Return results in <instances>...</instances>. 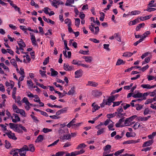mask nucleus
Wrapping results in <instances>:
<instances>
[{
    "instance_id": "3c124183",
    "label": "nucleus",
    "mask_w": 156,
    "mask_h": 156,
    "mask_svg": "<svg viewBox=\"0 0 156 156\" xmlns=\"http://www.w3.org/2000/svg\"><path fill=\"white\" fill-rule=\"evenodd\" d=\"M89 52V50H87V51H83V50H80L79 52L80 53H81L83 55H87L88 52Z\"/></svg>"
},
{
    "instance_id": "9d476101",
    "label": "nucleus",
    "mask_w": 156,
    "mask_h": 156,
    "mask_svg": "<svg viewBox=\"0 0 156 156\" xmlns=\"http://www.w3.org/2000/svg\"><path fill=\"white\" fill-rule=\"evenodd\" d=\"M82 58L84 59L85 61L88 63H90L93 60V58L91 56H83Z\"/></svg>"
},
{
    "instance_id": "2eb2a0df",
    "label": "nucleus",
    "mask_w": 156,
    "mask_h": 156,
    "mask_svg": "<svg viewBox=\"0 0 156 156\" xmlns=\"http://www.w3.org/2000/svg\"><path fill=\"white\" fill-rule=\"evenodd\" d=\"M15 132H16L22 134L23 133V131H22L20 127L19 126V124L17 125L15 129H14Z\"/></svg>"
},
{
    "instance_id": "c756f323",
    "label": "nucleus",
    "mask_w": 156,
    "mask_h": 156,
    "mask_svg": "<svg viewBox=\"0 0 156 156\" xmlns=\"http://www.w3.org/2000/svg\"><path fill=\"white\" fill-rule=\"evenodd\" d=\"M124 151V149H122L120 150L117 151L114 153V155L116 156H118L119 155H120V154H122L123 152Z\"/></svg>"
},
{
    "instance_id": "7ed1b4c3",
    "label": "nucleus",
    "mask_w": 156,
    "mask_h": 156,
    "mask_svg": "<svg viewBox=\"0 0 156 156\" xmlns=\"http://www.w3.org/2000/svg\"><path fill=\"white\" fill-rule=\"evenodd\" d=\"M6 134L10 139H12L14 140H16L17 139L15 136V133H12L11 131H10L9 132L6 133Z\"/></svg>"
},
{
    "instance_id": "774afa93",
    "label": "nucleus",
    "mask_w": 156,
    "mask_h": 156,
    "mask_svg": "<svg viewBox=\"0 0 156 156\" xmlns=\"http://www.w3.org/2000/svg\"><path fill=\"white\" fill-rule=\"evenodd\" d=\"M90 40L96 43H98L100 42L99 40H98L95 38H90Z\"/></svg>"
},
{
    "instance_id": "c03bdc74",
    "label": "nucleus",
    "mask_w": 156,
    "mask_h": 156,
    "mask_svg": "<svg viewBox=\"0 0 156 156\" xmlns=\"http://www.w3.org/2000/svg\"><path fill=\"white\" fill-rule=\"evenodd\" d=\"M27 84L28 85V86H29L30 87H33L34 84L32 80H27Z\"/></svg>"
},
{
    "instance_id": "c85d7f7f",
    "label": "nucleus",
    "mask_w": 156,
    "mask_h": 156,
    "mask_svg": "<svg viewBox=\"0 0 156 156\" xmlns=\"http://www.w3.org/2000/svg\"><path fill=\"white\" fill-rule=\"evenodd\" d=\"M105 128H102L99 129L97 132V135L98 136L103 133L105 132Z\"/></svg>"
},
{
    "instance_id": "f8f14e48",
    "label": "nucleus",
    "mask_w": 156,
    "mask_h": 156,
    "mask_svg": "<svg viewBox=\"0 0 156 156\" xmlns=\"http://www.w3.org/2000/svg\"><path fill=\"white\" fill-rule=\"evenodd\" d=\"M151 117L150 115H148L147 117H143L141 116H139L138 118V120L139 121H147L149 118Z\"/></svg>"
},
{
    "instance_id": "37998d69",
    "label": "nucleus",
    "mask_w": 156,
    "mask_h": 156,
    "mask_svg": "<svg viewBox=\"0 0 156 156\" xmlns=\"http://www.w3.org/2000/svg\"><path fill=\"white\" fill-rule=\"evenodd\" d=\"M112 122V123L109 125L108 127L109 130L113 131L115 130V129L114 128H112L114 126L113 122Z\"/></svg>"
},
{
    "instance_id": "603ef678",
    "label": "nucleus",
    "mask_w": 156,
    "mask_h": 156,
    "mask_svg": "<svg viewBox=\"0 0 156 156\" xmlns=\"http://www.w3.org/2000/svg\"><path fill=\"white\" fill-rule=\"evenodd\" d=\"M68 107H65L59 110L60 112H61V114L66 112L68 110Z\"/></svg>"
},
{
    "instance_id": "423d86ee",
    "label": "nucleus",
    "mask_w": 156,
    "mask_h": 156,
    "mask_svg": "<svg viewBox=\"0 0 156 156\" xmlns=\"http://www.w3.org/2000/svg\"><path fill=\"white\" fill-rule=\"evenodd\" d=\"M30 34L31 36L30 39L32 44L35 46L37 45V44L36 42L34 35L32 33H30Z\"/></svg>"
},
{
    "instance_id": "0e129e2a",
    "label": "nucleus",
    "mask_w": 156,
    "mask_h": 156,
    "mask_svg": "<svg viewBox=\"0 0 156 156\" xmlns=\"http://www.w3.org/2000/svg\"><path fill=\"white\" fill-rule=\"evenodd\" d=\"M67 130L66 129H60L58 130V133L59 134H62L64 133L65 132L67 131Z\"/></svg>"
},
{
    "instance_id": "6ab92c4d",
    "label": "nucleus",
    "mask_w": 156,
    "mask_h": 156,
    "mask_svg": "<svg viewBox=\"0 0 156 156\" xmlns=\"http://www.w3.org/2000/svg\"><path fill=\"white\" fill-rule=\"evenodd\" d=\"M50 70L51 72V76H57L58 74V72L57 71H55L52 68H51Z\"/></svg>"
},
{
    "instance_id": "a18cd8bd",
    "label": "nucleus",
    "mask_w": 156,
    "mask_h": 156,
    "mask_svg": "<svg viewBox=\"0 0 156 156\" xmlns=\"http://www.w3.org/2000/svg\"><path fill=\"white\" fill-rule=\"evenodd\" d=\"M10 62L14 67L17 66L16 62L14 59H12L10 60Z\"/></svg>"
},
{
    "instance_id": "de8ad7c7",
    "label": "nucleus",
    "mask_w": 156,
    "mask_h": 156,
    "mask_svg": "<svg viewBox=\"0 0 156 156\" xmlns=\"http://www.w3.org/2000/svg\"><path fill=\"white\" fill-rule=\"evenodd\" d=\"M5 147L7 148H9L11 146V144L7 140H5Z\"/></svg>"
},
{
    "instance_id": "a19ab883",
    "label": "nucleus",
    "mask_w": 156,
    "mask_h": 156,
    "mask_svg": "<svg viewBox=\"0 0 156 156\" xmlns=\"http://www.w3.org/2000/svg\"><path fill=\"white\" fill-rule=\"evenodd\" d=\"M80 61H79L78 60L76 59V60H73L72 62V64H74V65H77L78 66H79V64L80 63Z\"/></svg>"
},
{
    "instance_id": "ddd939ff",
    "label": "nucleus",
    "mask_w": 156,
    "mask_h": 156,
    "mask_svg": "<svg viewBox=\"0 0 156 156\" xmlns=\"http://www.w3.org/2000/svg\"><path fill=\"white\" fill-rule=\"evenodd\" d=\"M17 149H13L10 152L11 154H12L13 156H19L18 155V152Z\"/></svg>"
},
{
    "instance_id": "4d7b16f0",
    "label": "nucleus",
    "mask_w": 156,
    "mask_h": 156,
    "mask_svg": "<svg viewBox=\"0 0 156 156\" xmlns=\"http://www.w3.org/2000/svg\"><path fill=\"white\" fill-rule=\"evenodd\" d=\"M111 148V146L110 145L108 144L104 147V150L105 151H107Z\"/></svg>"
},
{
    "instance_id": "f3484780",
    "label": "nucleus",
    "mask_w": 156,
    "mask_h": 156,
    "mask_svg": "<svg viewBox=\"0 0 156 156\" xmlns=\"http://www.w3.org/2000/svg\"><path fill=\"white\" fill-rule=\"evenodd\" d=\"M93 94L95 97L100 96L102 94V93L100 91L95 90L93 91Z\"/></svg>"
},
{
    "instance_id": "680f3d73",
    "label": "nucleus",
    "mask_w": 156,
    "mask_h": 156,
    "mask_svg": "<svg viewBox=\"0 0 156 156\" xmlns=\"http://www.w3.org/2000/svg\"><path fill=\"white\" fill-rule=\"evenodd\" d=\"M65 22L66 24L68 23V25H71V21L68 18L65 19Z\"/></svg>"
},
{
    "instance_id": "1a4fd4ad",
    "label": "nucleus",
    "mask_w": 156,
    "mask_h": 156,
    "mask_svg": "<svg viewBox=\"0 0 156 156\" xmlns=\"http://www.w3.org/2000/svg\"><path fill=\"white\" fill-rule=\"evenodd\" d=\"M92 106L93 107L92 108V112H94L100 108V107L98 106L95 103H94L92 104Z\"/></svg>"
},
{
    "instance_id": "393cba45",
    "label": "nucleus",
    "mask_w": 156,
    "mask_h": 156,
    "mask_svg": "<svg viewBox=\"0 0 156 156\" xmlns=\"http://www.w3.org/2000/svg\"><path fill=\"white\" fill-rule=\"evenodd\" d=\"M16 87H14L13 88V90H12V97L14 99L16 100Z\"/></svg>"
},
{
    "instance_id": "6e6d98bb",
    "label": "nucleus",
    "mask_w": 156,
    "mask_h": 156,
    "mask_svg": "<svg viewBox=\"0 0 156 156\" xmlns=\"http://www.w3.org/2000/svg\"><path fill=\"white\" fill-rule=\"evenodd\" d=\"M154 2V0H152L151 1L148 5V7L149 6V7H155V6H154V4H153Z\"/></svg>"
},
{
    "instance_id": "bb28decb",
    "label": "nucleus",
    "mask_w": 156,
    "mask_h": 156,
    "mask_svg": "<svg viewBox=\"0 0 156 156\" xmlns=\"http://www.w3.org/2000/svg\"><path fill=\"white\" fill-rule=\"evenodd\" d=\"M75 77L76 78H79L81 76L80 71L79 70H77L75 72Z\"/></svg>"
},
{
    "instance_id": "bf43d9fd",
    "label": "nucleus",
    "mask_w": 156,
    "mask_h": 156,
    "mask_svg": "<svg viewBox=\"0 0 156 156\" xmlns=\"http://www.w3.org/2000/svg\"><path fill=\"white\" fill-rule=\"evenodd\" d=\"M149 95V93L148 92L144 93V94H142V98L145 100L146 99V97Z\"/></svg>"
},
{
    "instance_id": "aec40b11",
    "label": "nucleus",
    "mask_w": 156,
    "mask_h": 156,
    "mask_svg": "<svg viewBox=\"0 0 156 156\" xmlns=\"http://www.w3.org/2000/svg\"><path fill=\"white\" fill-rule=\"evenodd\" d=\"M142 93L140 92H138L136 94H133V97L134 98H142Z\"/></svg>"
},
{
    "instance_id": "7c9ffc66",
    "label": "nucleus",
    "mask_w": 156,
    "mask_h": 156,
    "mask_svg": "<svg viewBox=\"0 0 156 156\" xmlns=\"http://www.w3.org/2000/svg\"><path fill=\"white\" fill-rule=\"evenodd\" d=\"M150 34V32L149 31H147L145 32L142 36V38L141 39H144L147 36L149 35Z\"/></svg>"
},
{
    "instance_id": "49530a36",
    "label": "nucleus",
    "mask_w": 156,
    "mask_h": 156,
    "mask_svg": "<svg viewBox=\"0 0 156 156\" xmlns=\"http://www.w3.org/2000/svg\"><path fill=\"white\" fill-rule=\"evenodd\" d=\"M140 11L138 10H134L132 11L131 12V13L132 15H135L137 14H139L140 13Z\"/></svg>"
},
{
    "instance_id": "5701e85b",
    "label": "nucleus",
    "mask_w": 156,
    "mask_h": 156,
    "mask_svg": "<svg viewBox=\"0 0 156 156\" xmlns=\"http://www.w3.org/2000/svg\"><path fill=\"white\" fill-rule=\"evenodd\" d=\"M75 87H72L69 91L68 92L67 94L69 95H73L75 92Z\"/></svg>"
},
{
    "instance_id": "0eeeda50",
    "label": "nucleus",
    "mask_w": 156,
    "mask_h": 156,
    "mask_svg": "<svg viewBox=\"0 0 156 156\" xmlns=\"http://www.w3.org/2000/svg\"><path fill=\"white\" fill-rule=\"evenodd\" d=\"M154 142V140H149L144 142L142 145L143 147L149 146L151 145Z\"/></svg>"
},
{
    "instance_id": "052dcab7",
    "label": "nucleus",
    "mask_w": 156,
    "mask_h": 156,
    "mask_svg": "<svg viewBox=\"0 0 156 156\" xmlns=\"http://www.w3.org/2000/svg\"><path fill=\"white\" fill-rule=\"evenodd\" d=\"M30 116L32 119L34 120V121L36 122H37L39 121V120L37 119V118L36 117L32 115H31Z\"/></svg>"
},
{
    "instance_id": "338daca9",
    "label": "nucleus",
    "mask_w": 156,
    "mask_h": 156,
    "mask_svg": "<svg viewBox=\"0 0 156 156\" xmlns=\"http://www.w3.org/2000/svg\"><path fill=\"white\" fill-rule=\"evenodd\" d=\"M117 113H122L123 111V109H122V107L121 106L119 107L117 109Z\"/></svg>"
},
{
    "instance_id": "20e7f679",
    "label": "nucleus",
    "mask_w": 156,
    "mask_h": 156,
    "mask_svg": "<svg viewBox=\"0 0 156 156\" xmlns=\"http://www.w3.org/2000/svg\"><path fill=\"white\" fill-rule=\"evenodd\" d=\"M60 139L61 140H62V141H64L65 140H69L71 139V135L70 134H64L63 136H60Z\"/></svg>"
},
{
    "instance_id": "e433bc0d",
    "label": "nucleus",
    "mask_w": 156,
    "mask_h": 156,
    "mask_svg": "<svg viewBox=\"0 0 156 156\" xmlns=\"http://www.w3.org/2000/svg\"><path fill=\"white\" fill-rule=\"evenodd\" d=\"M17 124H15L12 123H10L9 124V125L10 127V128L11 129H15L16 126H17Z\"/></svg>"
},
{
    "instance_id": "13d9d810",
    "label": "nucleus",
    "mask_w": 156,
    "mask_h": 156,
    "mask_svg": "<svg viewBox=\"0 0 156 156\" xmlns=\"http://www.w3.org/2000/svg\"><path fill=\"white\" fill-rule=\"evenodd\" d=\"M150 85L148 84H142L141 87L143 88L150 89Z\"/></svg>"
},
{
    "instance_id": "b1692460",
    "label": "nucleus",
    "mask_w": 156,
    "mask_h": 156,
    "mask_svg": "<svg viewBox=\"0 0 156 156\" xmlns=\"http://www.w3.org/2000/svg\"><path fill=\"white\" fill-rule=\"evenodd\" d=\"M35 150V148L34 146L32 144L29 145L28 147V150L27 151H30L31 152H34Z\"/></svg>"
},
{
    "instance_id": "f257e3e1",
    "label": "nucleus",
    "mask_w": 156,
    "mask_h": 156,
    "mask_svg": "<svg viewBox=\"0 0 156 156\" xmlns=\"http://www.w3.org/2000/svg\"><path fill=\"white\" fill-rule=\"evenodd\" d=\"M18 153L20 154V156H25L26 154L25 151L28 150V147L26 145H24L22 148L20 149H17Z\"/></svg>"
},
{
    "instance_id": "09e8293b",
    "label": "nucleus",
    "mask_w": 156,
    "mask_h": 156,
    "mask_svg": "<svg viewBox=\"0 0 156 156\" xmlns=\"http://www.w3.org/2000/svg\"><path fill=\"white\" fill-rule=\"evenodd\" d=\"M100 14L101 16L100 17V20L101 21H103L105 18V14L103 12H100Z\"/></svg>"
},
{
    "instance_id": "f03ea898",
    "label": "nucleus",
    "mask_w": 156,
    "mask_h": 156,
    "mask_svg": "<svg viewBox=\"0 0 156 156\" xmlns=\"http://www.w3.org/2000/svg\"><path fill=\"white\" fill-rule=\"evenodd\" d=\"M137 116L136 115H133L128 118H127L124 122L125 126H126L129 125V122L132 121L134 119L137 117Z\"/></svg>"
},
{
    "instance_id": "69168bd1",
    "label": "nucleus",
    "mask_w": 156,
    "mask_h": 156,
    "mask_svg": "<svg viewBox=\"0 0 156 156\" xmlns=\"http://www.w3.org/2000/svg\"><path fill=\"white\" fill-rule=\"evenodd\" d=\"M19 126L20 127V128L22 131H23L25 133L27 132V130L25 127L22 126L21 124H19Z\"/></svg>"
},
{
    "instance_id": "72a5a7b5",
    "label": "nucleus",
    "mask_w": 156,
    "mask_h": 156,
    "mask_svg": "<svg viewBox=\"0 0 156 156\" xmlns=\"http://www.w3.org/2000/svg\"><path fill=\"white\" fill-rule=\"evenodd\" d=\"M144 25L145 24L144 23L139 24L136 27V30L138 31L140 30V29L143 26H144Z\"/></svg>"
},
{
    "instance_id": "9b49d317",
    "label": "nucleus",
    "mask_w": 156,
    "mask_h": 156,
    "mask_svg": "<svg viewBox=\"0 0 156 156\" xmlns=\"http://www.w3.org/2000/svg\"><path fill=\"white\" fill-rule=\"evenodd\" d=\"M115 38L119 42H122L121 37L119 33H115L114 34Z\"/></svg>"
},
{
    "instance_id": "58836bf2",
    "label": "nucleus",
    "mask_w": 156,
    "mask_h": 156,
    "mask_svg": "<svg viewBox=\"0 0 156 156\" xmlns=\"http://www.w3.org/2000/svg\"><path fill=\"white\" fill-rule=\"evenodd\" d=\"M66 152L65 151H60L57 152L55 154L56 156H63V155Z\"/></svg>"
},
{
    "instance_id": "c9c22d12",
    "label": "nucleus",
    "mask_w": 156,
    "mask_h": 156,
    "mask_svg": "<svg viewBox=\"0 0 156 156\" xmlns=\"http://www.w3.org/2000/svg\"><path fill=\"white\" fill-rule=\"evenodd\" d=\"M133 55V53L130 52H126L123 54V56L126 57H129Z\"/></svg>"
},
{
    "instance_id": "79ce46f5",
    "label": "nucleus",
    "mask_w": 156,
    "mask_h": 156,
    "mask_svg": "<svg viewBox=\"0 0 156 156\" xmlns=\"http://www.w3.org/2000/svg\"><path fill=\"white\" fill-rule=\"evenodd\" d=\"M125 115V113H116V117L118 118H119L123 117Z\"/></svg>"
},
{
    "instance_id": "39448f33",
    "label": "nucleus",
    "mask_w": 156,
    "mask_h": 156,
    "mask_svg": "<svg viewBox=\"0 0 156 156\" xmlns=\"http://www.w3.org/2000/svg\"><path fill=\"white\" fill-rule=\"evenodd\" d=\"M14 116L15 119H13V117L11 116V119H12V122L14 123H16L17 122H19L20 121V118L18 116V115L16 114H13Z\"/></svg>"
},
{
    "instance_id": "a878e982",
    "label": "nucleus",
    "mask_w": 156,
    "mask_h": 156,
    "mask_svg": "<svg viewBox=\"0 0 156 156\" xmlns=\"http://www.w3.org/2000/svg\"><path fill=\"white\" fill-rule=\"evenodd\" d=\"M125 62H124L123 60L121 59H118L116 63V65L117 66H119L121 65H123L125 64Z\"/></svg>"
},
{
    "instance_id": "e2e57ef3",
    "label": "nucleus",
    "mask_w": 156,
    "mask_h": 156,
    "mask_svg": "<svg viewBox=\"0 0 156 156\" xmlns=\"http://www.w3.org/2000/svg\"><path fill=\"white\" fill-rule=\"evenodd\" d=\"M149 67V66L147 65L146 66H145L140 68L139 70H142L143 72L146 69L148 68Z\"/></svg>"
},
{
    "instance_id": "473e14b6",
    "label": "nucleus",
    "mask_w": 156,
    "mask_h": 156,
    "mask_svg": "<svg viewBox=\"0 0 156 156\" xmlns=\"http://www.w3.org/2000/svg\"><path fill=\"white\" fill-rule=\"evenodd\" d=\"M135 107H136V109L137 110H140L143 108V105H141L139 104H135Z\"/></svg>"
},
{
    "instance_id": "864d4df0",
    "label": "nucleus",
    "mask_w": 156,
    "mask_h": 156,
    "mask_svg": "<svg viewBox=\"0 0 156 156\" xmlns=\"http://www.w3.org/2000/svg\"><path fill=\"white\" fill-rule=\"evenodd\" d=\"M134 141H133V140H127V141H125L123 143V144H133Z\"/></svg>"
},
{
    "instance_id": "2f4dec72",
    "label": "nucleus",
    "mask_w": 156,
    "mask_h": 156,
    "mask_svg": "<svg viewBox=\"0 0 156 156\" xmlns=\"http://www.w3.org/2000/svg\"><path fill=\"white\" fill-rule=\"evenodd\" d=\"M151 16H152L151 15L146 16L145 17H143V18L144 19H142V17H140V19L141 21H143L144 20H146L150 19L151 17Z\"/></svg>"
},
{
    "instance_id": "ea45409f",
    "label": "nucleus",
    "mask_w": 156,
    "mask_h": 156,
    "mask_svg": "<svg viewBox=\"0 0 156 156\" xmlns=\"http://www.w3.org/2000/svg\"><path fill=\"white\" fill-rule=\"evenodd\" d=\"M80 22V20L79 18H76L75 19V24L76 27H78Z\"/></svg>"
},
{
    "instance_id": "cd10ccee",
    "label": "nucleus",
    "mask_w": 156,
    "mask_h": 156,
    "mask_svg": "<svg viewBox=\"0 0 156 156\" xmlns=\"http://www.w3.org/2000/svg\"><path fill=\"white\" fill-rule=\"evenodd\" d=\"M117 112H115L113 113H110L109 114H107V116L108 118L110 119L111 118L115 116L116 115Z\"/></svg>"
},
{
    "instance_id": "8fccbe9b",
    "label": "nucleus",
    "mask_w": 156,
    "mask_h": 156,
    "mask_svg": "<svg viewBox=\"0 0 156 156\" xmlns=\"http://www.w3.org/2000/svg\"><path fill=\"white\" fill-rule=\"evenodd\" d=\"M52 130L47 128H44L43 129V131L45 133L52 131Z\"/></svg>"
},
{
    "instance_id": "4c0bfd02",
    "label": "nucleus",
    "mask_w": 156,
    "mask_h": 156,
    "mask_svg": "<svg viewBox=\"0 0 156 156\" xmlns=\"http://www.w3.org/2000/svg\"><path fill=\"white\" fill-rule=\"evenodd\" d=\"M122 102V101H115L113 102V105H112L113 107H115L116 106H119L121 103Z\"/></svg>"
},
{
    "instance_id": "4be33fe9",
    "label": "nucleus",
    "mask_w": 156,
    "mask_h": 156,
    "mask_svg": "<svg viewBox=\"0 0 156 156\" xmlns=\"http://www.w3.org/2000/svg\"><path fill=\"white\" fill-rule=\"evenodd\" d=\"M154 101H156L155 99V97L153 98H151V99H149L147 100L145 103V105L148 104L149 103H151L152 102H153Z\"/></svg>"
},
{
    "instance_id": "6e6552de",
    "label": "nucleus",
    "mask_w": 156,
    "mask_h": 156,
    "mask_svg": "<svg viewBox=\"0 0 156 156\" xmlns=\"http://www.w3.org/2000/svg\"><path fill=\"white\" fill-rule=\"evenodd\" d=\"M10 5L12 6V7L14 8L15 11L18 12L20 14H21L20 8L18 7L16 4L13 3V2H12L11 3H10Z\"/></svg>"
},
{
    "instance_id": "f704fd0d",
    "label": "nucleus",
    "mask_w": 156,
    "mask_h": 156,
    "mask_svg": "<svg viewBox=\"0 0 156 156\" xmlns=\"http://www.w3.org/2000/svg\"><path fill=\"white\" fill-rule=\"evenodd\" d=\"M86 146V145L84 143L81 144L77 146L76 147V149L79 150L83 147H85Z\"/></svg>"
},
{
    "instance_id": "a211bd4d",
    "label": "nucleus",
    "mask_w": 156,
    "mask_h": 156,
    "mask_svg": "<svg viewBox=\"0 0 156 156\" xmlns=\"http://www.w3.org/2000/svg\"><path fill=\"white\" fill-rule=\"evenodd\" d=\"M23 102L25 103L27 105H30L31 106H33V104H30L27 98L26 97H24L22 100Z\"/></svg>"
},
{
    "instance_id": "412c9836",
    "label": "nucleus",
    "mask_w": 156,
    "mask_h": 156,
    "mask_svg": "<svg viewBox=\"0 0 156 156\" xmlns=\"http://www.w3.org/2000/svg\"><path fill=\"white\" fill-rule=\"evenodd\" d=\"M17 43L19 46H23L24 47H26V44L22 39H20V41H17Z\"/></svg>"
},
{
    "instance_id": "dca6fc26",
    "label": "nucleus",
    "mask_w": 156,
    "mask_h": 156,
    "mask_svg": "<svg viewBox=\"0 0 156 156\" xmlns=\"http://www.w3.org/2000/svg\"><path fill=\"white\" fill-rule=\"evenodd\" d=\"M98 85V84L94 82L89 81L87 85H88L93 87H96Z\"/></svg>"
},
{
    "instance_id": "5fc2aeb1",
    "label": "nucleus",
    "mask_w": 156,
    "mask_h": 156,
    "mask_svg": "<svg viewBox=\"0 0 156 156\" xmlns=\"http://www.w3.org/2000/svg\"><path fill=\"white\" fill-rule=\"evenodd\" d=\"M49 57H48L47 58H45L43 62V64L45 66L49 62Z\"/></svg>"
},
{
    "instance_id": "4468645a",
    "label": "nucleus",
    "mask_w": 156,
    "mask_h": 156,
    "mask_svg": "<svg viewBox=\"0 0 156 156\" xmlns=\"http://www.w3.org/2000/svg\"><path fill=\"white\" fill-rule=\"evenodd\" d=\"M44 140V136L43 135H39L35 141L36 143L41 142Z\"/></svg>"
}]
</instances>
